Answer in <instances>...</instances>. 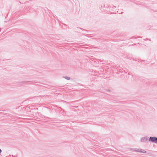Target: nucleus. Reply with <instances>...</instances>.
I'll return each mask as SVG.
<instances>
[{
  "mask_svg": "<svg viewBox=\"0 0 157 157\" xmlns=\"http://www.w3.org/2000/svg\"><path fill=\"white\" fill-rule=\"evenodd\" d=\"M147 137H142L140 139V141L141 142H144L147 141Z\"/></svg>",
  "mask_w": 157,
  "mask_h": 157,
  "instance_id": "nucleus-2",
  "label": "nucleus"
},
{
  "mask_svg": "<svg viewBox=\"0 0 157 157\" xmlns=\"http://www.w3.org/2000/svg\"><path fill=\"white\" fill-rule=\"evenodd\" d=\"M149 141L157 144V137L154 136L150 137L149 138Z\"/></svg>",
  "mask_w": 157,
  "mask_h": 157,
  "instance_id": "nucleus-1",
  "label": "nucleus"
},
{
  "mask_svg": "<svg viewBox=\"0 0 157 157\" xmlns=\"http://www.w3.org/2000/svg\"><path fill=\"white\" fill-rule=\"evenodd\" d=\"M140 149H137V148H134L133 149H132V150H133L134 151H137V152H140Z\"/></svg>",
  "mask_w": 157,
  "mask_h": 157,
  "instance_id": "nucleus-3",
  "label": "nucleus"
},
{
  "mask_svg": "<svg viewBox=\"0 0 157 157\" xmlns=\"http://www.w3.org/2000/svg\"><path fill=\"white\" fill-rule=\"evenodd\" d=\"M63 78L67 80H69L70 79V78L69 77L66 76L63 77Z\"/></svg>",
  "mask_w": 157,
  "mask_h": 157,
  "instance_id": "nucleus-5",
  "label": "nucleus"
},
{
  "mask_svg": "<svg viewBox=\"0 0 157 157\" xmlns=\"http://www.w3.org/2000/svg\"><path fill=\"white\" fill-rule=\"evenodd\" d=\"M140 152H141V153H146V151H145V150H143V149H140Z\"/></svg>",
  "mask_w": 157,
  "mask_h": 157,
  "instance_id": "nucleus-4",
  "label": "nucleus"
},
{
  "mask_svg": "<svg viewBox=\"0 0 157 157\" xmlns=\"http://www.w3.org/2000/svg\"><path fill=\"white\" fill-rule=\"evenodd\" d=\"M2 152V150H1L0 149V153H1Z\"/></svg>",
  "mask_w": 157,
  "mask_h": 157,
  "instance_id": "nucleus-6",
  "label": "nucleus"
}]
</instances>
